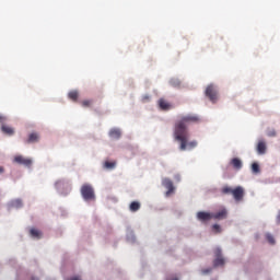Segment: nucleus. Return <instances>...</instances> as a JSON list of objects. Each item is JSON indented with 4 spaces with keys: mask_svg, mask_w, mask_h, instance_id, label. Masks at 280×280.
Instances as JSON below:
<instances>
[{
    "mask_svg": "<svg viewBox=\"0 0 280 280\" xmlns=\"http://www.w3.org/2000/svg\"><path fill=\"white\" fill-rule=\"evenodd\" d=\"M68 96H69V100H72V102H78V97H79L78 91L69 92Z\"/></svg>",
    "mask_w": 280,
    "mask_h": 280,
    "instance_id": "6ab92c4d",
    "label": "nucleus"
},
{
    "mask_svg": "<svg viewBox=\"0 0 280 280\" xmlns=\"http://www.w3.org/2000/svg\"><path fill=\"white\" fill-rule=\"evenodd\" d=\"M148 100H150V96H144V97H143V101H144V102L148 101Z\"/></svg>",
    "mask_w": 280,
    "mask_h": 280,
    "instance_id": "7c9ffc66",
    "label": "nucleus"
},
{
    "mask_svg": "<svg viewBox=\"0 0 280 280\" xmlns=\"http://www.w3.org/2000/svg\"><path fill=\"white\" fill-rule=\"evenodd\" d=\"M206 97L212 102V104H215L218 102V88L215 85L210 84L206 89Z\"/></svg>",
    "mask_w": 280,
    "mask_h": 280,
    "instance_id": "20e7f679",
    "label": "nucleus"
},
{
    "mask_svg": "<svg viewBox=\"0 0 280 280\" xmlns=\"http://www.w3.org/2000/svg\"><path fill=\"white\" fill-rule=\"evenodd\" d=\"M14 163L19 165H25V167H32V159L24 158L23 155H16L14 158Z\"/></svg>",
    "mask_w": 280,
    "mask_h": 280,
    "instance_id": "423d86ee",
    "label": "nucleus"
},
{
    "mask_svg": "<svg viewBox=\"0 0 280 280\" xmlns=\"http://www.w3.org/2000/svg\"><path fill=\"white\" fill-rule=\"evenodd\" d=\"M162 185L163 187H165V189H167L166 196H170V194H174V183L172 182V179L164 178L162 180Z\"/></svg>",
    "mask_w": 280,
    "mask_h": 280,
    "instance_id": "0eeeda50",
    "label": "nucleus"
},
{
    "mask_svg": "<svg viewBox=\"0 0 280 280\" xmlns=\"http://www.w3.org/2000/svg\"><path fill=\"white\" fill-rule=\"evenodd\" d=\"M109 137L112 138V139H120L121 138V130H119V129H110V131H109Z\"/></svg>",
    "mask_w": 280,
    "mask_h": 280,
    "instance_id": "f3484780",
    "label": "nucleus"
},
{
    "mask_svg": "<svg viewBox=\"0 0 280 280\" xmlns=\"http://www.w3.org/2000/svg\"><path fill=\"white\" fill-rule=\"evenodd\" d=\"M5 172V168L3 166H0V174H3Z\"/></svg>",
    "mask_w": 280,
    "mask_h": 280,
    "instance_id": "c756f323",
    "label": "nucleus"
},
{
    "mask_svg": "<svg viewBox=\"0 0 280 280\" xmlns=\"http://www.w3.org/2000/svg\"><path fill=\"white\" fill-rule=\"evenodd\" d=\"M11 207H14L15 209H21V207H23V200L15 199L11 201Z\"/></svg>",
    "mask_w": 280,
    "mask_h": 280,
    "instance_id": "a211bd4d",
    "label": "nucleus"
},
{
    "mask_svg": "<svg viewBox=\"0 0 280 280\" xmlns=\"http://www.w3.org/2000/svg\"><path fill=\"white\" fill-rule=\"evenodd\" d=\"M1 130L3 135H8V137H12V135H14V128L5 125V122L1 126Z\"/></svg>",
    "mask_w": 280,
    "mask_h": 280,
    "instance_id": "9d476101",
    "label": "nucleus"
},
{
    "mask_svg": "<svg viewBox=\"0 0 280 280\" xmlns=\"http://www.w3.org/2000/svg\"><path fill=\"white\" fill-rule=\"evenodd\" d=\"M8 121V118L3 115H0V124H5Z\"/></svg>",
    "mask_w": 280,
    "mask_h": 280,
    "instance_id": "bb28decb",
    "label": "nucleus"
},
{
    "mask_svg": "<svg viewBox=\"0 0 280 280\" xmlns=\"http://www.w3.org/2000/svg\"><path fill=\"white\" fill-rule=\"evenodd\" d=\"M221 194H223V196L231 194L236 202H242V200H244V188L242 186H237L235 188L224 186L221 189Z\"/></svg>",
    "mask_w": 280,
    "mask_h": 280,
    "instance_id": "f03ea898",
    "label": "nucleus"
},
{
    "mask_svg": "<svg viewBox=\"0 0 280 280\" xmlns=\"http://www.w3.org/2000/svg\"><path fill=\"white\" fill-rule=\"evenodd\" d=\"M198 121H200V117L187 115L182 116L180 119L175 122L174 138L176 141L180 142L179 150H182V152H185V150H194V148L198 145V141L196 140L187 143V139H189L187 126H189V124H198Z\"/></svg>",
    "mask_w": 280,
    "mask_h": 280,
    "instance_id": "f257e3e1",
    "label": "nucleus"
},
{
    "mask_svg": "<svg viewBox=\"0 0 280 280\" xmlns=\"http://www.w3.org/2000/svg\"><path fill=\"white\" fill-rule=\"evenodd\" d=\"M139 209H141V202H139V201H132L129 205V211H131L132 213H137V211H139Z\"/></svg>",
    "mask_w": 280,
    "mask_h": 280,
    "instance_id": "2eb2a0df",
    "label": "nucleus"
},
{
    "mask_svg": "<svg viewBox=\"0 0 280 280\" xmlns=\"http://www.w3.org/2000/svg\"><path fill=\"white\" fill-rule=\"evenodd\" d=\"M215 259L213 260V268H220V266H224L225 260L222 257V249L220 247L214 248L213 250Z\"/></svg>",
    "mask_w": 280,
    "mask_h": 280,
    "instance_id": "39448f33",
    "label": "nucleus"
},
{
    "mask_svg": "<svg viewBox=\"0 0 280 280\" xmlns=\"http://www.w3.org/2000/svg\"><path fill=\"white\" fill-rule=\"evenodd\" d=\"M267 137H277V131H275V129H269L267 131Z\"/></svg>",
    "mask_w": 280,
    "mask_h": 280,
    "instance_id": "393cba45",
    "label": "nucleus"
},
{
    "mask_svg": "<svg viewBox=\"0 0 280 280\" xmlns=\"http://www.w3.org/2000/svg\"><path fill=\"white\" fill-rule=\"evenodd\" d=\"M277 223L280 224V210H279L278 215H277Z\"/></svg>",
    "mask_w": 280,
    "mask_h": 280,
    "instance_id": "c85d7f7f",
    "label": "nucleus"
},
{
    "mask_svg": "<svg viewBox=\"0 0 280 280\" xmlns=\"http://www.w3.org/2000/svg\"><path fill=\"white\" fill-rule=\"evenodd\" d=\"M81 104H82V106H83L84 108H89V106H91V104H93V101L85 100V101H83Z\"/></svg>",
    "mask_w": 280,
    "mask_h": 280,
    "instance_id": "5701e85b",
    "label": "nucleus"
},
{
    "mask_svg": "<svg viewBox=\"0 0 280 280\" xmlns=\"http://www.w3.org/2000/svg\"><path fill=\"white\" fill-rule=\"evenodd\" d=\"M159 106L161 110H170V108H172V104H170L165 98L159 100Z\"/></svg>",
    "mask_w": 280,
    "mask_h": 280,
    "instance_id": "1a4fd4ad",
    "label": "nucleus"
},
{
    "mask_svg": "<svg viewBox=\"0 0 280 280\" xmlns=\"http://www.w3.org/2000/svg\"><path fill=\"white\" fill-rule=\"evenodd\" d=\"M231 165L234 167V170H241L243 167L242 160H240V158L232 159Z\"/></svg>",
    "mask_w": 280,
    "mask_h": 280,
    "instance_id": "4468645a",
    "label": "nucleus"
},
{
    "mask_svg": "<svg viewBox=\"0 0 280 280\" xmlns=\"http://www.w3.org/2000/svg\"><path fill=\"white\" fill-rule=\"evenodd\" d=\"M224 218H226V209H222L217 213H212L213 220H224Z\"/></svg>",
    "mask_w": 280,
    "mask_h": 280,
    "instance_id": "9b49d317",
    "label": "nucleus"
},
{
    "mask_svg": "<svg viewBox=\"0 0 280 280\" xmlns=\"http://www.w3.org/2000/svg\"><path fill=\"white\" fill-rule=\"evenodd\" d=\"M212 230L214 231V233H222V228H220L219 224H213Z\"/></svg>",
    "mask_w": 280,
    "mask_h": 280,
    "instance_id": "b1692460",
    "label": "nucleus"
},
{
    "mask_svg": "<svg viewBox=\"0 0 280 280\" xmlns=\"http://www.w3.org/2000/svg\"><path fill=\"white\" fill-rule=\"evenodd\" d=\"M39 139H40V136H38L37 132H33L28 135V139L26 140V143H38Z\"/></svg>",
    "mask_w": 280,
    "mask_h": 280,
    "instance_id": "f8f14e48",
    "label": "nucleus"
},
{
    "mask_svg": "<svg viewBox=\"0 0 280 280\" xmlns=\"http://www.w3.org/2000/svg\"><path fill=\"white\" fill-rule=\"evenodd\" d=\"M266 237L269 244H275V237L271 234H267Z\"/></svg>",
    "mask_w": 280,
    "mask_h": 280,
    "instance_id": "a878e982",
    "label": "nucleus"
},
{
    "mask_svg": "<svg viewBox=\"0 0 280 280\" xmlns=\"http://www.w3.org/2000/svg\"><path fill=\"white\" fill-rule=\"evenodd\" d=\"M116 165H117V162H108V161H106L104 163L105 170H115Z\"/></svg>",
    "mask_w": 280,
    "mask_h": 280,
    "instance_id": "aec40b11",
    "label": "nucleus"
},
{
    "mask_svg": "<svg viewBox=\"0 0 280 280\" xmlns=\"http://www.w3.org/2000/svg\"><path fill=\"white\" fill-rule=\"evenodd\" d=\"M81 196L86 202L95 200V190L93 189V186L84 184L81 187Z\"/></svg>",
    "mask_w": 280,
    "mask_h": 280,
    "instance_id": "7ed1b4c3",
    "label": "nucleus"
},
{
    "mask_svg": "<svg viewBox=\"0 0 280 280\" xmlns=\"http://www.w3.org/2000/svg\"><path fill=\"white\" fill-rule=\"evenodd\" d=\"M30 235H31V237H34L35 240H40V237H43V233L39 230L34 229V228L30 230Z\"/></svg>",
    "mask_w": 280,
    "mask_h": 280,
    "instance_id": "dca6fc26",
    "label": "nucleus"
},
{
    "mask_svg": "<svg viewBox=\"0 0 280 280\" xmlns=\"http://www.w3.org/2000/svg\"><path fill=\"white\" fill-rule=\"evenodd\" d=\"M197 219L200 222H209V220H213V213L200 211L197 213Z\"/></svg>",
    "mask_w": 280,
    "mask_h": 280,
    "instance_id": "6e6552de",
    "label": "nucleus"
},
{
    "mask_svg": "<svg viewBox=\"0 0 280 280\" xmlns=\"http://www.w3.org/2000/svg\"><path fill=\"white\" fill-rule=\"evenodd\" d=\"M252 172H253L254 174H259V172H260L259 164L253 163V164H252Z\"/></svg>",
    "mask_w": 280,
    "mask_h": 280,
    "instance_id": "412c9836",
    "label": "nucleus"
},
{
    "mask_svg": "<svg viewBox=\"0 0 280 280\" xmlns=\"http://www.w3.org/2000/svg\"><path fill=\"white\" fill-rule=\"evenodd\" d=\"M266 150H267L266 142L264 140L258 141V144H257L258 154H266Z\"/></svg>",
    "mask_w": 280,
    "mask_h": 280,
    "instance_id": "ddd939ff",
    "label": "nucleus"
},
{
    "mask_svg": "<svg viewBox=\"0 0 280 280\" xmlns=\"http://www.w3.org/2000/svg\"><path fill=\"white\" fill-rule=\"evenodd\" d=\"M211 272H213V267H209L201 270L202 275H211Z\"/></svg>",
    "mask_w": 280,
    "mask_h": 280,
    "instance_id": "4be33fe9",
    "label": "nucleus"
},
{
    "mask_svg": "<svg viewBox=\"0 0 280 280\" xmlns=\"http://www.w3.org/2000/svg\"><path fill=\"white\" fill-rule=\"evenodd\" d=\"M171 84H172L173 86H179V85H180L179 82H176V81H174V80L171 81Z\"/></svg>",
    "mask_w": 280,
    "mask_h": 280,
    "instance_id": "cd10ccee",
    "label": "nucleus"
}]
</instances>
